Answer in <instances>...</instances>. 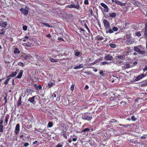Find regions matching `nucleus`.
Instances as JSON below:
<instances>
[{"instance_id":"b1692460","label":"nucleus","mask_w":147,"mask_h":147,"mask_svg":"<svg viewBox=\"0 0 147 147\" xmlns=\"http://www.w3.org/2000/svg\"><path fill=\"white\" fill-rule=\"evenodd\" d=\"M83 67V65L82 64H80L77 66H75L74 67V69H76L78 68H82Z\"/></svg>"},{"instance_id":"a19ab883","label":"nucleus","mask_w":147,"mask_h":147,"mask_svg":"<svg viewBox=\"0 0 147 147\" xmlns=\"http://www.w3.org/2000/svg\"><path fill=\"white\" fill-rule=\"evenodd\" d=\"M84 25L86 28L87 29V30H88V32H90V29L88 28V26H87L86 24L85 23L84 24Z\"/></svg>"},{"instance_id":"8fccbe9b","label":"nucleus","mask_w":147,"mask_h":147,"mask_svg":"<svg viewBox=\"0 0 147 147\" xmlns=\"http://www.w3.org/2000/svg\"><path fill=\"white\" fill-rule=\"evenodd\" d=\"M63 145L62 144H61L60 143L58 144L55 147H62Z\"/></svg>"},{"instance_id":"4be33fe9","label":"nucleus","mask_w":147,"mask_h":147,"mask_svg":"<svg viewBox=\"0 0 147 147\" xmlns=\"http://www.w3.org/2000/svg\"><path fill=\"white\" fill-rule=\"evenodd\" d=\"M6 30V29L4 28H2L0 29V35H4Z\"/></svg>"},{"instance_id":"864d4df0","label":"nucleus","mask_w":147,"mask_h":147,"mask_svg":"<svg viewBox=\"0 0 147 147\" xmlns=\"http://www.w3.org/2000/svg\"><path fill=\"white\" fill-rule=\"evenodd\" d=\"M119 125V126H123V127H125L126 126H130L128 124H127L126 125H122V124H120Z\"/></svg>"},{"instance_id":"6e6d98bb","label":"nucleus","mask_w":147,"mask_h":147,"mask_svg":"<svg viewBox=\"0 0 147 147\" xmlns=\"http://www.w3.org/2000/svg\"><path fill=\"white\" fill-rule=\"evenodd\" d=\"M29 144L28 143H25L24 145V147H27L29 145Z\"/></svg>"},{"instance_id":"0e129e2a","label":"nucleus","mask_w":147,"mask_h":147,"mask_svg":"<svg viewBox=\"0 0 147 147\" xmlns=\"http://www.w3.org/2000/svg\"><path fill=\"white\" fill-rule=\"evenodd\" d=\"M42 89V86L41 85H39L38 86V89L41 90Z\"/></svg>"},{"instance_id":"bb28decb","label":"nucleus","mask_w":147,"mask_h":147,"mask_svg":"<svg viewBox=\"0 0 147 147\" xmlns=\"http://www.w3.org/2000/svg\"><path fill=\"white\" fill-rule=\"evenodd\" d=\"M147 86V80L145 81H143L142 84V86Z\"/></svg>"},{"instance_id":"69168bd1","label":"nucleus","mask_w":147,"mask_h":147,"mask_svg":"<svg viewBox=\"0 0 147 147\" xmlns=\"http://www.w3.org/2000/svg\"><path fill=\"white\" fill-rule=\"evenodd\" d=\"M34 87H35L36 90H38V86L36 84H35L34 85Z\"/></svg>"},{"instance_id":"49530a36","label":"nucleus","mask_w":147,"mask_h":147,"mask_svg":"<svg viewBox=\"0 0 147 147\" xmlns=\"http://www.w3.org/2000/svg\"><path fill=\"white\" fill-rule=\"evenodd\" d=\"M28 38V37L26 36L24 37L25 39H23V41L24 42H26V40H27Z\"/></svg>"},{"instance_id":"ddd939ff","label":"nucleus","mask_w":147,"mask_h":147,"mask_svg":"<svg viewBox=\"0 0 147 147\" xmlns=\"http://www.w3.org/2000/svg\"><path fill=\"white\" fill-rule=\"evenodd\" d=\"M100 5L102 7L105 9L104 11L105 12H108V11L109 9L107 5L103 3H101Z\"/></svg>"},{"instance_id":"680f3d73","label":"nucleus","mask_w":147,"mask_h":147,"mask_svg":"<svg viewBox=\"0 0 147 147\" xmlns=\"http://www.w3.org/2000/svg\"><path fill=\"white\" fill-rule=\"evenodd\" d=\"M147 136H145V135L144 136H142L140 137V138L145 139L146 138Z\"/></svg>"},{"instance_id":"774afa93","label":"nucleus","mask_w":147,"mask_h":147,"mask_svg":"<svg viewBox=\"0 0 147 147\" xmlns=\"http://www.w3.org/2000/svg\"><path fill=\"white\" fill-rule=\"evenodd\" d=\"M144 29L145 30H147V22L145 23Z\"/></svg>"},{"instance_id":"a18cd8bd","label":"nucleus","mask_w":147,"mask_h":147,"mask_svg":"<svg viewBox=\"0 0 147 147\" xmlns=\"http://www.w3.org/2000/svg\"><path fill=\"white\" fill-rule=\"evenodd\" d=\"M50 61L51 62L53 63L57 62V61L56 60L53 58L51 59L50 60Z\"/></svg>"},{"instance_id":"2f4dec72","label":"nucleus","mask_w":147,"mask_h":147,"mask_svg":"<svg viewBox=\"0 0 147 147\" xmlns=\"http://www.w3.org/2000/svg\"><path fill=\"white\" fill-rule=\"evenodd\" d=\"M53 126V123L52 122H49L48 123V126L49 127H51Z\"/></svg>"},{"instance_id":"052dcab7","label":"nucleus","mask_w":147,"mask_h":147,"mask_svg":"<svg viewBox=\"0 0 147 147\" xmlns=\"http://www.w3.org/2000/svg\"><path fill=\"white\" fill-rule=\"evenodd\" d=\"M4 100L5 101V104H6L7 103V98L6 96L4 97Z\"/></svg>"},{"instance_id":"473e14b6","label":"nucleus","mask_w":147,"mask_h":147,"mask_svg":"<svg viewBox=\"0 0 147 147\" xmlns=\"http://www.w3.org/2000/svg\"><path fill=\"white\" fill-rule=\"evenodd\" d=\"M109 45L112 48H114L116 47V45L114 44L110 43Z\"/></svg>"},{"instance_id":"39448f33","label":"nucleus","mask_w":147,"mask_h":147,"mask_svg":"<svg viewBox=\"0 0 147 147\" xmlns=\"http://www.w3.org/2000/svg\"><path fill=\"white\" fill-rule=\"evenodd\" d=\"M82 118L84 120L90 121L92 117L91 116H90L86 113H84L82 115Z\"/></svg>"},{"instance_id":"9d476101","label":"nucleus","mask_w":147,"mask_h":147,"mask_svg":"<svg viewBox=\"0 0 147 147\" xmlns=\"http://www.w3.org/2000/svg\"><path fill=\"white\" fill-rule=\"evenodd\" d=\"M113 59V57L111 54H108L105 56L104 59L106 60L111 61Z\"/></svg>"},{"instance_id":"13d9d810","label":"nucleus","mask_w":147,"mask_h":147,"mask_svg":"<svg viewBox=\"0 0 147 147\" xmlns=\"http://www.w3.org/2000/svg\"><path fill=\"white\" fill-rule=\"evenodd\" d=\"M57 39L59 40H61L62 41H64L63 38L60 37H58L57 38Z\"/></svg>"},{"instance_id":"37998d69","label":"nucleus","mask_w":147,"mask_h":147,"mask_svg":"<svg viewBox=\"0 0 147 147\" xmlns=\"http://www.w3.org/2000/svg\"><path fill=\"white\" fill-rule=\"evenodd\" d=\"M118 28L116 27H113L112 28L113 30L114 31H117L118 30Z\"/></svg>"},{"instance_id":"de8ad7c7","label":"nucleus","mask_w":147,"mask_h":147,"mask_svg":"<svg viewBox=\"0 0 147 147\" xmlns=\"http://www.w3.org/2000/svg\"><path fill=\"white\" fill-rule=\"evenodd\" d=\"M104 39V38L102 36L100 37H98L97 39V40L98 41L99 40H103Z\"/></svg>"},{"instance_id":"5701e85b","label":"nucleus","mask_w":147,"mask_h":147,"mask_svg":"<svg viewBox=\"0 0 147 147\" xmlns=\"http://www.w3.org/2000/svg\"><path fill=\"white\" fill-rule=\"evenodd\" d=\"M9 114H7V116L5 117V122L6 125L7 124L8 119L9 118Z\"/></svg>"},{"instance_id":"5fc2aeb1","label":"nucleus","mask_w":147,"mask_h":147,"mask_svg":"<svg viewBox=\"0 0 147 147\" xmlns=\"http://www.w3.org/2000/svg\"><path fill=\"white\" fill-rule=\"evenodd\" d=\"M144 35L146 37H147V30H145Z\"/></svg>"},{"instance_id":"f3484780","label":"nucleus","mask_w":147,"mask_h":147,"mask_svg":"<svg viewBox=\"0 0 147 147\" xmlns=\"http://www.w3.org/2000/svg\"><path fill=\"white\" fill-rule=\"evenodd\" d=\"M23 72V70H20L17 76L16 77V78L18 79L21 78L22 77Z\"/></svg>"},{"instance_id":"2eb2a0df","label":"nucleus","mask_w":147,"mask_h":147,"mask_svg":"<svg viewBox=\"0 0 147 147\" xmlns=\"http://www.w3.org/2000/svg\"><path fill=\"white\" fill-rule=\"evenodd\" d=\"M7 25V22H4L3 21L0 22V26L1 27L5 28Z\"/></svg>"},{"instance_id":"0eeeda50","label":"nucleus","mask_w":147,"mask_h":147,"mask_svg":"<svg viewBox=\"0 0 147 147\" xmlns=\"http://www.w3.org/2000/svg\"><path fill=\"white\" fill-rule=\"evenodd\" d=\"M146 76V75H145L144 74H140L137 76L135 79L133 80V82L138 81Z\"/></svg>"},{"instance_id":"412c9836","label":"nucleus","mask_w":147,"mask_h":147,"mask_svg":"<svg viewBox=\"0 0 147 147\" xmlns=\"http://www.w3.org/2000/svg\"><path fill=\"white\" fill-rule=\"evenodd\" d=\"M109 15L110 17L112 18H115L116 16V13H110L109 14Z\"/></svg>"},{"instance_id":"c9c22d12","label":"nucleus","mask_w":147,"mask_h":147,"mask_svg":"<svg viewBox=\"0 0 147 147\" xmlns=\"http://www.w3.org/2000/svg\"><path fill=\"white\" fill-rule=\"evenodd\" d=\"M3 125H0V132H3Z\"/></svg>"},{"instance_id":"c85d7f7f","label":"nucleus","mask_w":147,"mask_h":147,"mask_svg":"<svg viewBox=\"0 0 147 147\" xmlns=\"http://www.w3.org/2000/svg\"><path fill=\"white\" fill-rule=\"evenodd\" d=\"M117 122L116 120L114 119H112L111 121H109V123L110 124L111 123H115Z\"/></svg>"},{"instance_id":"bf43d9fd","label":"nucleus","mask_w":147,"mask_h":147,"mask_svg":"<svg viewBox=\"0 0 147 147\" xmlns=\"http://www.w3.org/2000/svg\"><path fill=\"white\" fill-rule=\"evenodd\" d=\"M74 85H71V90L72 91H73L74 90Z\"/></svg>"},{"instance_id":"dca6fc26","label":"nucleus","mask_w":147,"mask_h":147,"mask_svg":"<svg viewBox=\"0 0 147 147\" xmlns=\"http://www.w3.org/2000/svg\"><path fill=\"white\" fill-rule=\"evenodd\" d=\"M90 129L88 128H86L81 131V133L83 135H87L88 134V133H86V131H89Z\"/></svg>"},{"instance_id":"338daca9","label":"nucleus","mask_w":147,"mask_h":147,"mask_svg":"<svg viewBox=\"0 0 147 147\" xmlns=\"http://www.w3.org/2000/svg\"><path fill=\"white\" fill-rule=\"evenodd\" d=\"M143 70L144 71H146L147 70V65H146L144 68Z\"/></svg>"},{"instance_id":"3c124183","label":"nucleus","mask_w":147,"mask_h":147,"mask_svg":"<svg viewBox=\"0 0 147 147\" xmlns=\"http://www.w3.org/2000/svg\"><path fill=\"white\" fill-rule=\"evenodd\" d=\"M130 65L129 64H126L125 65V67L126 68H128L130 67Z\"/></svg>"},{"instance_id":"cd10ccee","label":"nucleus","mask_w":147,"mask_h":147,"mask_svg":"<svg viewBox=\"0 0 147 147\" xmlns=\"http://www.w3.org/2000/svg\"><path fill=\"white\" fill-rule=\"evenodd\" d=\"M7 79L5 81V82H4V84H5L6 85H7L8 84L9 81V80L11 79V78H9L7 76Z\"/></svg>"},{"instance_id":"393cba45","label":"nucleus","mask_w":147,"mask_h":147,"mask_svg":"<svg viewBox=\"0 0 147 147\" xmlns=\"http://www.w3.org/2000/svg\"><path fill=\"white\" fill-rule=\"evenodd\" d=\"M128 23L125 22L123 25V27L124 28H127L128 27Z\"/></svg>"},{"instance_id":"e2e57ef3","label":"nucleus","mask_w":147,"mask_h":147,"mask_svg":"<svg viewBox=\"0 0 147 147\" xmlns=\"http://www.w3.org/2000/svg\"><path fill=\"white\" fill-rule=\"evenodd\" d=\"M56 92H55L52 95V96L53 98H56V97L57 94H56Z\"/></svg>"},{"instance_id":"7ed1b4c3","label":"nucleus","mask_w":147,"mask_h":147,"mask_svg":"<svg viewBox=\"0 0 147 147\" xmlns=\"http://www.w3.org/2000/svg\"><path fill=\"white\" fill-rule=\"evenodd\" d=\"M67 7L69 8H74L77 10L80 9V5L78 2L77 3L76 5L75 4H71L70 5H68Z\"/></svg>"},{"instance_id":"603ef678","label":"nucleus","mask_w":147,"mask_h":147,"mask_svg":"<svg viewBox=\"0 0 147 147\" xmlns=\"http://www.w3.org/2000/svg\"><path fill=\"white\" fill-rule=\"evenodd\" d=\"M84 4L86 5H88L89 4L88 0H85L84 1Z\"/></svg>"},{"instance_id":"58836bf2","label":"nucleus","mask_w":147,"mask_h":147,"mask_svg":"<svg viewBox=\"0 0 147 147\" xmlns=\"http://www.w3.org/2000/svg\"><path fill=\"white\" fill-rule=\"evenodd\" d=\"M22 102L21 100H18V103L17 105V106L19 107L21 105Z\"/></svg>"},{"instance_id":"6e6552de","label":"nucleus","mask_w":147,"mask_h":147,"mask_svg":"<svg viewBox=\"0 0 147 147\" xmlns=\"http://www.w3.org/2000/svg\"><path fill=\"white\" fill-rule=\"evenodd\" d=\"M28 8H26V7L25 9L23 8H21L20 9V11L25 15L28 14Z\"/></svg>"},{"instance_id":"79ce46f5","label":"nucleus","mask_w":147,"mask_h":147,"mask_svg":"<svg viewBox=\"0 0 147 147\" xmlns=\"http://www.w3.org/2000/svg\"><path fill=\"white\" fill-rule=\"evenodd\" d=\"M120 103L121 104H123V106H125L127 104V102L125 101H121L120 102Z\"/></svg>"},{"instance_id":"20e7f679","label":"nucleus","mask_w":147,"mask_h":147,"mask_svg":"<svg viewBox=\"0 0 147 147\" xmlns=\"http://www.w3.org/2000/svg\"><path fill=\"white\" fill-rule=\"evenodd\" d=\"M103 23L104 26L106 28V29L108 30L110 28V25L109 22L106 19H104L103 20Z\"/></svg>"},{"instance_id":"4468645a","label":"nucleus","mask_w":147,"mask_h":147,"mask_svg":"<svg viewBox=\"0 0 147 147\" xmlns=\"http://www.w3.org/2000/svg\"><path fill=\"white\" fill-rule=\"evenodd\" d=\"M20 124H18L15 127V132L16 134H18L20 131Z\"/></svg>"},{"instance_id":"c756f323","label":"nucleus","mask_w":147,"mask_h":147,"mask_svg":"<svg viewBox=\"0 0 147 147\" xmlns=\"http://www.w3.org/2000/svg\"><path fill=\"white\" fill-rule=\"evenodd\" d=\"M14 53L19 54L20 53V51L17 48H16L14 51Z\"/></svg>"},{"instance_id":"1a4fd4ad","label":"nucleus","mask_w":147,"mask_h":147,"mask_svg":"<svg viewBox=\"0 0 147 147\" xmlns=\"http://www.w3.org/2000/svg\"><path fill=\"white\" fill-rule=\"evenodd\" d=\"M19 71V69H17L16 71L12 72L11 74L8 76H7L9 78H11V77H15L16 76Z\"/></svg>"},{"instance_id":"09e8293b","label":"nucleus","mask_w":147,"mask_h":147,"mask_svg":"<svg viewBox=\"0 0 147 147\" xmlns=\"http://www.w3.org/2000/svg\"><path fill=\"white\" fill-rule=\"evenodd\" d=\"M131 119L133 121H135L136 119V118L134 116H132L131 117Z\"/></svg>"},{"instance_id":"aec40b11","label":"nucleus","mask_w":147,"mask_h":147,"mask_svg":"<svg viewBox=\"0 0 147 147\" xmlns=\"http://www.w3.org/2000/svg\"><path fill=\"white\" fill-rule=\"evenodd\" d=\"M36 96H34L32 97H30L28 99V100L31 103H33V102L34 101V99L35 98Z\"/></svg>"},{"instance_id":"ea45409f","label":"nucleus","mask_w":147,"mask_h":147,"mask_svg":"<svg viewBox=\"0 0 147 147\" xmlns=\"http://www.w3.org/2000/svg\"><path fill=\"white\" fill-rule=\"evenodd\" d=\"M3 117L2 116L0 119V125H2L3 123Z\"/></svg>"},{"instance_id":"4d7b16f0","label":"nucleus","mask_w":147,"mask_h":147,"mask_svg":"<svg viewBox=\"0 0 147 147\" xmlns=\"http://www.w3.org/2000/svg\"><path fill=\"white\" fill-rule=\"evenodd\" d=\"M118 58L119 59H124L123 57V55H119L118 56Z\"/></svg>"},{"instance_id":"f704fd0d","label":"nucleus","mask_w":147,"mask_h":147,"mask_svg":"<svg viewBox=\"0 0 147 147\" xmlns=\"http://www.w3.org/2000/svg\"><path fill=\"white\" fill-rule=\"evenodd\" d=\"M135 34L136 36L138 37L140 36H141L140 32V31H138L135 33Z\"/></svg>"},{"instance_id":"9b49d317","label":"nucleus","mask_w":147,"mask_h":147,"mask_svg":"<svg viewBox=\"0 0 147 147\" xmlns=\"http://www.w3.org/2000/svg\"><path fill=\"white\" fill-rule=\"evenodd\" d=\"M22 56L24 57V59L25 60H27L28 59L32 58V56L30 54H29L25 55V53H24L22 55Z\"/></svg>"},{"instance_id":"7c9ffc66","label":"nucleus","mask_w":147,"mask_h":147,"mask_svg":"<svg viewBox=\"0 0 147 147\" xmlns=\"http://www.w3.org/2000/svg\"><path fill=\"white\" fill-rule=\"evenodd\" d=\"M62 135L66 139L67 138V135H66V131H63V134H62Z\"/></svg>"},{"instance_id":"4c0bfd02","label":"nucleus","mask_w":147,"mask_h":147,"mask_svg":"<svg viewBox=\"0 0 147 147\" xmlns=\"http://www.w3.org/2000/svg\"><path fill=\"white\" fill-rule=\"evenodd\" d=\"M18 65L20 66H24V64L23 63L21 62H19L18 63Z\"/></svg>"},{"instance_id":"f8f14e48","label":"nucleus","mask_w":147,"mask_h":147,"mask_svg":"<svg viewBox=\"0 0 147 147\" xmlns=\"http://www.w3.org/2000/svg\"><path fill=\"white\" fill-rule=\"evenodd\" d=\"M115 3L117 5H119L121 6H124L126 5L125 3H122L121 1L117 0H115Z\"/></svg>"},{"instance_id":"423d86ee","label":"nucleus","mask_w":147,"mask_h":147,"mask_svg":"<svg viewBox=\"0 0 147 147\" xmlns=\"http://www.w3.org/2000/svg\"><path fill=\"white\" fill-rule=\"evenodd\" d=\"M125 42L127 45H129L133 44L134 42V40L132 38H129L127 39Z\"/></svg>"},{"instance_id":"f257e3e1","label":"nucleus","mask_w":147,"mask_h":147,"mask_svg":"<svg viewBox=\"0 0 147 147\" xmlns=\"http://www.w3.org/2000/svg\"><path fill=\"white\" fill-rule=\"evenodd\" d=\"M110 100L111 102V103L113 105L111 106V107L117 105L119 102V100L118 98L115 97H111L110 98Z\"/></svg>"},{"instance_id":"a878e982","label":"nucleus","mask_w":147,"mask_h":147,"mask_svg":"<svg viewBox=\"0 0 147 147\" xmlns=\"http://www.w3.org/2000/svg\"><path fill=\"white\" fill-rule=\"evenodd\" d=\"M106 33H112L113 32V31L110 28L109 29H108V30L106 29Z\"/></svg>"},{"instance_id":"72a5a7b5","label":"nucleus","mask_w":147,"mask_h":147,"mask_svg":"<svg viewBox=\"0 0 147 147\" xmlns=\"http://www.w3.org/2000/svg\"><path fill=\"white\" fill-rule=\"evenodd\" d=\"M42 24H44V25H45V26H47L48 27H52V26L49 25V24L47 23H42Z\"/></svg>"},{"instance_id":"a211bd4d","label":"nucleus","mask_w":147,"mask_h":147,"mask_svg":"<svg viewBox=\"0 0 147 147\" xmlns=\"http://www.w3.org/2000/svg\"><path fill=\"white\" fill-rule=\"evenodd\" d=\"M75 51L76 52H74V55L76 57H80L82 55L81 53L78 51H76V50H75Z\"/></svg>"},{"instance_id":"f03ea898","label":"nucleus","mask_w":147,"mask_h":147,"mask_svg":"<svg viewBox=\"0 0 147 147\" xmlns=\"http://www.w3.org/2000/svg\"><path fill=\"white\" fill-rule=\"evenodd\" d=\"M142 48L141 45H138L137 46L135 47L134 48V51L137 52L139 54L142 55H145L146 53V51H142L140 48Z\"/></svg>"},{"instance_id":"6ab92c4d","label":"nucleus","mask_w":147,"mask_h":147,"mask_svg":"<svg viewBox=\"0 0 147 147\" xmlns=\"http://www.w3.org/2000/svg\"><path fill=\"white\" fill-rule=\"evenodd\" d=\"M55 82H54H54H53L51 81L49 82L48 84V86L50 88L52 87L53 86L55 85Z\"/></svg>"},{"instance_id":"e433bc0d","label":"nucleus","mask_w":147,"mask_h":147,"mask_svg":"<svg viewBox=\"0 0 147 147\" xmlns=\"http://www.w3.org/2000/svg\"><path fill=\"white\" fill-rule=\"evenodd\" d=\"M99 74L102 77L104 76L105 74L103 73V71L101 70L99 72Z\"/></svg>"},{"instance_id":"c03bdc74","label":"nucleus","mask_w":147,"mask_h":147,"mask_svg":"<svg viewBox=\"0 0 147 147\" xmlns=\"http://www.w3.org/2000/svg\"><path fill=\"white\" fill-rule=\"evenodd\" d=\"M24 31H26L27 29V27L26 26H24L22 27Z\"/></svg>"}]
</instances>
